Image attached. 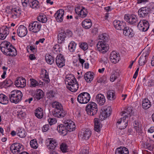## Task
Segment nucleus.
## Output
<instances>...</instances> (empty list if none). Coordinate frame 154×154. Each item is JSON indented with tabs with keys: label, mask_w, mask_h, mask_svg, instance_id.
Listing matches in <instances>:
<instances>
[{
	"label": "nucleus",
	"mask_w": 154,
	"mask_h": 154,
	"mask_svg": "<svg viewBox=\"0 0 154 154\" xmlns=\"http://www.w3.org/2000/svg\"><path fill=\"white\" fill-rule=\"evenodd\" d=\"M1 51L4 54L8 56H15L17 54L15 48L9 42L5 41L1 43Z\"/></svg>",
	"instance_id": "nucleus-1"
},
{
	"label": "nucleus",
	"mask_w": 154,
	"mask_h": 154,
	"mask_svg": "<svg viewBox=\"0 0 154 154\" xmlns=\"http://www.w3.org/2000/svg\"><path fill=\"white\" fill-rule=\"evenodd\" d=\"M51 105L52 107L54 108L52 112V115L54 116L61 118L65 116L66 113L63 110L61 103L55 101L52 103Z\"/></svg>",
	"instance_id": "nucleus-2"
},
{
	"label": "nucleus",
	"mask_w": 154,
	"mask_h": 154,
	"mask_svg": "<svg viewBox=\"0 0 154 154\" xmlns=\"http://www.w3.org/2000/svg\"><path fill=\"white\" fill-rule=\"evenodd\" d=\"M23 94L22 92L19 90H14L12 91L9 95V97L11 103H17L22 100Z\"/></svg>",
	"instance_id": "nucleus-3"
},
{
	"label": "nucleus",
	"mask_w": 154,
	"mask_h": 154,
	"mask_svg": "<svg viewBox=\"0 0 154 154\" xmlns=\"http://www.w3.org/2000/svg\"><path fill=\"white\" fill-rule=\"evenodd\" d=\"M85 110L88 115L92 116L95 115L98 111L97 105L95 102H90L86 105Z\"/></svg>",
	"instance_id": "nucleus-4"
},
{
	"label": "nucleus",
	"mask_w": 154,
	"mask_h": 154,
	"mask_svg": "<svg viewBox=\"0 0 154 154\" xmlns=\"http://www.w3.org/2000/svg\"><path fill=\"white\" fill-rule=\"evenodd\" d=\"M41 26L42 25L40 22L37 21H32L29 24L28 29L30 31L37 33L40 30Z\"/></svg>",
	"instance_id": "nucleus-5"
},
{
	"label": "nucleus",
	"mask_w": 154,
	"mask_h": 154,
	"mask_svg": "<svg viewBox=\"0 0 154 154\" xmlns=\"http://www.w3.org/2000/svg\"><path fill=\"white\" fill-rule=\"evenodd\" d=\"M91 99L90 94L86 92H83L79 94L77 98V101L81 104H86L89 102Z\"/></svg>",
	"instance_id": "nucleus-6"
},
{
	"label": "nucleus",
	"mask_w": 154,
	"mask_h": 154,
	"mask_svg": "<svg viewBox=\"0 0 154 154\" xmlns=\"http://www.w3.org/2000/svg\"><path fill=\"white\" fill-rule=\"evenodd\" d=\"M124 19L130 25L133 26L137 25L138 23V18L134 15L125 14L124 16Z\"/></svg>",
	"instance_id": "nucleus-7"
},
{
	"label": "nucleus",
	"mask_w": 154,
	"mask_h": 154,
	"mask_svg": "<svg viewBox=\"0 0 154 154\" xmlns=\"http://www.w3.org/2000/svg\"><path fill=\"white\" fill-rule=\"evenodd\" d=\"M128 118L127 116L120 118L116 122L117 127L121 130L124 129L128 126Z\"/></svg>",
	"instance_id": "nucleus-8"
},
{
	"label": "nucleus",
	"mask_w": 154,
	"mask_h": 154,
	"mask_svg": "<svg viewBox=\"0 0 154 154\" xmlns=\"http://www.w3.org/2000/svg\"><path fill=\"white\" fill-rule=\"evenodd\" d=\"M112 109L110 106H105L101 109L99 116L102 119H105L107 117L109 116L111 114Z\"/></svg>",
	"instance_id": "nucleus-9"
},
{
	"label": "nucleus",
	"mask_w": 154,
	"mask_h": 154,
	"mask_svg": "<svg viewBox=\"0 0 154 154\" xmlns=\"http://www.w3.org/2000/svg\"><path fill=\"white\" fill-rule=\"evenodd\" d=\"M23 149V146L18 143L12 144L10 147V150L14 154H18Z\"/></svg>",
	"instance_id": "nucleus-10"
},
{
	"label": "nucleus",
	"mask_w": 154,
	"mask_h": 154,
	"mask_svg": "<svg viewBox=\"0 0 154 154\" xmlns=\"http://www.w3.org/2000/svg\"><path fill=\"white\" fill-rule=\"evenodd\" d=\"M97 47L98 50L102 53H106L109 49L108 45L106 43L102 42V41L98 42L97 44Z\"/></svg>",
	"instance_id": "nucleus-11"
},
{
	"label": "nucleus",
	"mask_w": 154,
	"mask_h": 154,
	"mask_svg": "<svg viewBox=\"0 0 154 154\" xmlns=\"http://www.w3.org/2000/svg\"><path fill=\"white\" fill-rule=\"evenodd\" d=\"M137 27L139 29L143 32H146L148 29L149 25L148 22L146 20H142L138 23Z\"/></svg>",
	"instance_id": "nucleus-12"
},
{
	"label": "nucleus",
	"mask_w": 154,
	"mask_h": 154,
	"mask_svg": "<svg viewBox=\"0 0 154 154\" xmlns=\"http://www.w3.org/2000/svg\"><path fill=\"white\" fill-rule=\"evenodd\" d=\"M151 10V8L147 6L141 8L138 11V16L140 17H145L149 14Z\"/></svg>",
	"instance_id": "nucleus-13"
},
{
	"label": "nucleus",
	"mask_w": 154,
	"mask_h": 154,
	"mask_svg": "<svg viewBox=\"0 0 154 154\" xmlns=\"http://www.w3.org/2000/svg\"><path fill=\"white\" fill-rule=\"evenodd\" d=\"M75 13L81 17H86L88 14L87 9L83 6L77 7L75 9Z\"/></svg>",
	"instance_id": "nucleus-14"
},
{
	"label": "nucleus",
	"mask_w": 154,
	"mask_h": 154,
	"mask_svg": "<svg viewBox=\"0 0 154 154\" xmlns=\"http://www.w3.org/2000/svg\"><path fill=\"white\" fill-rule=\"evenodd\" d=\"M11 17L14 19L19 17L21 12V9L19 7H13L11 9Z\"/></svg>",
	"instance_id": "nucleus-15"
},
{
	"label": "nucleus",
	"mask_w": 154,
	"mask_h": 154,
	"mask_svg": "<svg viewBox=\"0 0 154 154\" xmlns=\"http://www.w3.org/2000/svg\"><path fill=\"white\" fill-rule=\"evenodd\" d=\"M113 24L115 28L119 30H122L126 25L125 22L118 20H114Z\"/></svg>",
	"instance_id": "nucleus-16"
},
{
	"label": "nucleus",
	"mask_w": 154,
	"mask_h": 154,
	"mask_svg": "<svg viewBox=\"0 0 154 154\" xmlns=\"http://www.w3.org/2000/svg\"><path fill=\"white\" fill-rule=\"evenodd\" d=\"M15 85L17 88H23L26 85V80L23 77H18L16 79L15 81Z\"/></svg>",
	"instance_id": "nucleus-17"
},
{
	"label": "nucleus",
	"mask_w": 154,
	"mask_h": 154,
	"mask_svg": "<svg viewBox=\"0 0 154 154\" xmlns=\"http://www.w3.org/2000/svg\"><path fill=\"white\" fill-rule=\"evenodd\" d=\"M55 61L57 65L59 68H61L65 65V60L61 54L57 56Z\"/></svg>",
	"instance_id": "nucleus-18"
},
{
	"label": "nucleus",
	"mask_w": 154,
	"mask_h": 154,
	"mask_svg": "<svg viewBox=\"0 0 154 154\" xmlns=\"http://www.w3.org/2000/svg\"><path fill=\"white\" fill-rule=\"evenodd\" d=\"M9 26L4 25L1 27V40L5 39L9 33Z\"/></svg>",
	"instance_id": "nucleus-19"
},
{
	"label": "nucleus",
	"mask_w": 154,
	"mask_h": 154,
	"mask_svg": "<svg viewBox=\"0 0 154 154\" xmlns=\"http://www.w3.org/2000/svg\"><path fill=\"white\" fill-rule=\"evenodd\" d=\"M91 132L88 128H85L82 130L80 136L83 140H88L91 137Z\"/></svg>",
	"instance_id": "nucleus-20"
},
{
	"label": "nucleus",
	"mask_w": 154,
	"mask_h": 154,
	"mask_svg": "<svg viewBox=\"0 0 154 154\" xmlns=\"http://www.w3.org/2000/svg\"><path fill=\"white\" fill-rule=\"evenodd\" d=\"M17 33L19 37H23L26 36L27 33V29L24 25H20L17 29Z\"/></svg>",
	"instance_id": "nucleus-21"
},
{
	"label": "nucleus",
	"mask_w": 154,
	"mask_h": 154,
	"mask_svg": "<svg viewBox=\"0 0 154 154\" xmlns=\"http://www.w3.org/2000/svg\"><path fill=\"white\" fill-rule=\"evenodd\" d=\"M64 13V10L63 9H60L55 14L54 17L57 22H61L63 21Z\"/></svg>",
	"instance_id": "nucleus-22"
},
{
	"label": "nucleus",
	"mask_w": 154,
	"mask_h": 154,
	"mask_svg": "<svg viewBox=\"0 0 154 154\" xmlns=\"http://www.w3.org/2000/svg\"><path fill=\"white\" fill-rule=\"evenodd\" d=\"M133 108L132 106H129L126 107L124 110L122 112L121 115L123 116L124 117L127 116L128 118L129 117L131 116L133 114Z\"/></svg>",
	"instance_id": "nucleus-23"
},
{
	"label": "nucleus",
	"mask_w": 154,
	"mask_h": 154,
	"mask_svg": "<svg viewBox=\"0 0 154 154\" xmlns=\"http://www.w3.org/2000/svg\"><path fill=\"white\" fill-rule=\"evenodd\" d=\"M110 61L112 63H116L120 59L119 54L116 51H112L110 53Z\"/></svg>",
	"instance_id": "nucleus-24"
},
{
	"label": "nucleus",
	"mask_w": 154,
	"mask_h": 154,
	"mask_svg": "<svg viewBox=\"0 0 154 154\" xmlns=\"http://www.w3.org/2000/svg\"><path fill=\"white\" fill-rule=\"evenodd\" d=\"M122 30L124 35L129 38H132L134 35L133 30L129 27L127 26V25Z\"/></svg>",
	"instance_id": "nucleus-25"
},
{
	"label": "nucleus",
	"mask_w": 154,
	"mask_h": 154,
	"mask_svg": "<svg viewBox=\"0 0 154 154\" xmlns=\"http://www.w3.org/2000/svg\"><path fill=\"white\" fill-rule=\"evenodd\" d=\"M66 123L64 124H61L58 126L57 130L58 132L63 136L66 135L67 134V130Z\"/></svg>",
	"instance_id": "nucleus-26"
},
{
	"label": "nucleus",
	"mask_w": 154,
	"mask_h": 154,
	"mask_svg": "<svg viewBox=\"0 0 154 154\" xmlns=\"http://www.w3.org/2000/svg\"><path fill=\"white\" fill-rule=\"evenodd\" d=\"M76 79L74 77V75L71 74L67 75L65 77V82L67 85H70V84L74 83L77 81Z\"/></svg>",
	"instance_id": "nucleus-27"
},
{
	"label": "nucleus",
	"mask_w": 154,
	"mask_h": 154,
	"mask_svg": "<svg viewBox=\"0 0 154 154\" xmlns=\"http://www.w3.org/2000/svg\"><path fill=\"white\" fill-rule=\"evenodd\" d=\"M106 94L107 98L109 100H113L116 98V92L114 90H109L107 91Z\"/></svg>",
	"instance_id": "nucleus-28"
},
{
	"label": "nucleus",
	"mask_w": 154,
	"mask_h": 154,
	"mask_svg": "<svg viewBox=\"0 0 154 154\" xmlns=\"http://www.w3.org/2000/svg\"><path fill=\"white\" fill-rule=\"evenodd\" d=\"M97 103L100 106L103 105L106 102L105 96L102 94H98L96 97Z\"/></svg>",
	"instance_id": "nucleus-29"
},
{
	"label": "nucleus",
	"mask_w": 154,
	"mask_h": 154,
	"mask_svg": "<svg viewBox=\"0 0 154 154\" xmlns=\"http://www.w3.org/2000/svg\"><path fill=\"white\" fill-rule=\"evenodd\" d=\"M115 154H129V151L126 147L120 146L116 149Z\"/></svg>",
	"instance_id": "nucleus-30"
},
{
	"label": "nucleus",
	"mask_w": 154,
	"mask_h": 154,
	"mask_svg": "<svg viewBox=\"0 0 154 154\" xmlns=\"http://www.w3.org/2000/svg\"><path fill=\"white\" fill-rule=\"evenodd\" d=\"M58 42L59 44L63 43L65 42L66 36L64 31H62L59 32L57 35Z\"/></svg>",
	"instance_id": "nucleus-31"
},
{
	"label": "nucleus",
	"mask_w": 154,
	"mask_h": 154,
	"mask_svg": "<svg viewBox=\"0 0 154 154\" xmlns=\"http://www.w3.org/2000/svg\"><path fill=\"white\" fill-rule=\"evenodd\" d=\"M74 83H72L70 85H67V88L72 92H75L78 89L79 87V84L77 81Z\"/></svg>",
	"instance_id": "nucleus-32"
},
{
	"label": "nucleus",
	"mask_w": 154,
	"mask_h": 154,
	"mask_svg": "<svg viewBox=\"0 0 154 154\" xmlns=\"http://www.w3.org/2000/svg\"><path fill=\"white\" fill-rule=\"evenodd\" d=\"M94 74L92 72H88L84 75V78L87 82H91L93 80Z\"/></svg>",
	"instance_id": "nucleus-33"
},
{
	"label": "nucleus",
	"mask_w": 154,
	"mask_h": 154,
	"mask_svg": "<svg viewBox=\"0 0 154 154\" xmlns=\"http://www.w3.org/2000/svg\"><path fill=\"white\" fill-rule=\"evenodd\" d=\"M66 124V126L67 131L71 132L74 130L75 128V125L74 123L71 121L67 120Z\"/></svg>",
	"instance_id": "nucleus-34"
},
{
	"label": "nucleus",
	"mask_w": 154,
	"mask_h": 154,
	"mask_svg": "<svg viewBox=\"0 0 154 154\" xmlns=\"http://www.w3.org/2000/svg\"><path fill=\"white\" fill-rule=\"evenodd\" d=\"M48 142L49 143H48V146L49 149L50 150L54 149L58 145V143L57 141L53 139H49L48 143Z\"/></svg>",
	"instance_id": "nucleus-35"
},
{
	"label": "nucleus",
	"mask_w": 154,
	"mask_h": 154,
	"mask_svg": "<svg viewBox=\"0 0 154 154\" xmlns=\"http://www.w3.org/2000/svg\"><path fill=\"white\" fill-rule=\"evenodd\" d=\"M92 25L91 20L89 19H85L83 20L82 23V26L85 29H89L91 27Z\"/></svg>",
	"instance_id": "nucleus-36"
},
{
	"label": "nucleus",
	"mask_w": 154,
	"mask_h": 154,
	"mask_svg": "<svg viewBox=\"0 0 154 154\" xmlns=\"http://www.w3.org/2000/svg\"><path fill=\"white\" fill-rule=\"evenodd\" d=\"M94 130L98 132L100 131L102 127V125L100 124L99 120L97 118H95L94 120Z\"/></svg>",
	"instance_id": "nucleus-37"
},
{
	"label": "nucleus",
	"mask_w": 154,
	"mask_h": 154,
	"mask_svg": "<svg viewBox=\"0 0 154 154\" xmlns=\"http://www.w3.org/2000/svg\"><path fill=\"white\" fill-rule=\"evenodd\" d=\"M148 57L147 55H145L144 53H143L140 57L138 63L140 66L144 65L147 62Z\"/></svg>",
	"instance_id": "nucleus-38"
},
{
	"label": "nucleus",
	"mask_w": 154,
	"mask_h": 154,
	"mask_svg": "<svg viewBox=\"0 0 154 154\" xmlns=\"http://www.w3.org/2000/svg\"><path fill=\"white\" fill-rule=\"evenodd\" d=\"M142 106L143 109H147L151 107V103L147 98H145L143 100Z\"/></svg>",
	"instance_id": "nucleus-39"
},
{
	"label": "nucleus",
	"mask_w": 154,
	"mask_h": 154,
	"mask_svg": "<svg viewBox=\"0 0 154 154\" xmlns=\"http://www.w3.org/2000/svg\"><path fill=\"white\" fill-rule=\"evenodd\" d=\"M34 113L36 117L38 119H41L43 116V109L41 108L38 107L35 110Z\"/></svg>",
	"instance_id": "nucleus-40"
},
{
	"label": "nucleus",
	"mask_w": 154,
	"mask_h": 154,
	"mask_svg": "<svg viewBox=\"0 0 154 154\" xmlns=\"http://www.w3.org/2000/svg\"><path fill=\"white\" fill-rule=\"evenodd\" d=\"M143 82L144 86H147L148 87H151L154 86V80L152 79L146 80L145 77L143 79Z\"/></svg>",
	"instance_id": "nucleus-41"
},
{
	"label": "nucleus",
	"mask_w": 154,
	"mask_h": 154,
	"mask_svg": "<svg viewBox=\"0 0 154 154\" xmlns=\"http://www.w3.org/2000/svg\"><path fill=\"white\" fill-rule=\"evenodd\" d=\"M77 43L74 41H72L69 44L68 47L70 52L72 53L74 52L77 46Z\"/></svg>",
	"instance_id": "nucleus-42"
},
{
	"label": "nucleus",
	"mask_w": 154,
	"mask_h": 154,
	"mask_svg": "<svg viewBox=\"0 0 154 154\" xmlns=\"http://www.w3.org/2000/svg\"><path fill=\"white\" fill-rule=\"evenodd\" d=\"M30 7L35 9H37L39 8V3L37 0H33L29 3Z\"/></svg>",
	"instance_id": "nucleus-43"
},
{
	"label": "nucleus",
	"mask_w": 154,
	"mask_h": 154,
	"mask_svg": "<svg viewBox=\"0 0 154 154\" xmlns=\"http://www.w3.org/2000/svg\"><path fill=\"white\" fill-rule=\"evenodd\" d=\"M45 59L46 62L48 64L51 65L54 61V57L51 55L49 54L46 56Z\"/></svg>",
	"instance_id": "nucleus-44"
},
{
	"label": "nucleus",
	"mask_w": 154,
	"mask_h": 154,
	"mask_svg": "<svg viewBox=\"0 0 154 154\" xmlns=\"http://www.w3.org/2000/svg\"><path fill=\"white\" fill-rule=\"evenodd\" d=\"M17 134L20 137L24 138L26 135V133L23 129L19 128L17 130Z\"/></svg>",
	"instance_id": "nucleus-45"
},
{
	"label": "nucleus",
	"mask_w": 154,
	"mask_h": 154,
	"mask_svg": "<svg viewBox=\"0 0 154 154\" xmlns=\"http://www.w3.org/2000/svg\"><path fill=\"white\" fill-rule=\"evenodd\" d=\"M43 94L44 92L42 90L38 89L36 91L35 98L37 100H39L43 97Z\"/></svg>",
	"instance_id": "nucleus-46"
},
{
	"label": "nucleus",
	"mask_w": 154,
	"mask_h": 154,
	"mask_svg": "<svg viewBox=\"0 0 154 154\" xmlns=\"http://www.w3.org/2000/svg\"><path fill=\"white\" fill-rule=\"evenodd\" d=\"M99 39L102 42L106 43L109 40L108 35L105 33L101 34L99 35Z\"/></svg>",
	"instance_id": "nucleus-47"
},
{
	"label": "nucleus",
	"mask_w": 154,
	"mask_h": 154,
	"mask_svg": "<svg viewBox=\"0 0 154 154\" xmlns=\"http://www.w3.org/2000/svg\"><path fill=\"white\" fill-rule=\"evenodd\" d=\"M1 98H2L1 103L3 104H6L8 102V97L5 95L1 94Z\"/></svg>",
	"instance_id": "nucleus-48"
},
{
	"label": "nucleus",
	"mask_w": 154,
	"mask_h": 154,
	"mask_svg": "<svg viewBox=\"0 0 154 154\" xmlns=\"http://www.w3.org/2000/svg\"><path fill=\"white\" fill-rule=\"evenodd\" d=\"M107 77L106 75H104L97 81L99 83L105 84L107 82Z\"/></svg>",
	"instance_id": "nucleus-49"
},
{
	"label": "nucleus",
	"mask_w": 154,
	"mask_h": 154,
	"mask_svg": "<svg viewBox=\"0 0 154 154\" xmlns=\"http://www.w3.org/2000/svg\"><path fill=\"white\" fill-rule=\"evenodd\" d=\"M37 20L39 22L42 23H45L47 20L46 16L45 15L42 14L40 15L37 18Z\"/></svg>",
	"instance_id": "nucleus-50"
},
{
	"label": "nucleus",
	"mask_w": 154,
	"mask_h": 154,
	"mask_svg": "<svg viewBox=\"0 0 154 154\" xmlns=\"http://www.w3.org/2000/svg\"><path fill=\"white\" fill-rule=\"evenodd\" d=\"M118 73L115 71H113L111 74L110 80L112 82H114L118 77Z\"/></svg>",
	"instance_id": "nucleus-51"
},
{
	"label": "nucleus",
	"mask_w": 154,
	"mask_h": 154,
	"mask_svg": "<svg viewBox=\"0 0 154 154\" xmlns=\"http://www.w3.org/2000/svg\"><path fill=\"white\" fill-rule=\"evenodd\" d=\"M60 148L63 153H66L68 152V146L65 143H61L60 145Z\"/></svg>",
	"instance_id": "nucleus-52"
},
{
	"label": "nucleus",
	"mask_w": 154,
	"mask_h": 154,
	"mask_svg": "<svg viewBox=\"0 0 154 154\" xmlns=\"http://www.w3.org/2000/svg\"><path fill=\"white\" fill-rule=\"evenodd\" d=\"M12 81L10 79H6L5 81H4L2 83L1 82V85H4L7 87H8L11 86L13 84Z\"/></svg>",
	"instance_id": "nucleus-53"
},
{
	"label": "nucleus",
	"mask_w": 154,
	"mask_h": 154,
	"mask_svg": "<svg viewBox=\"0 0 154 154\" xmlns=\"http://www.w3.org/2000/svg\"><path fill=\"white\" fill-rule=\"evenodd\" d=\"M79 47L83 50L86 51L88 49V45L87 43L82 42L79 44Z\"/></svg>",
	"instance_id": "nucleus-54"
},
{
	"label": "nucleus",
	"mask_w": 154,
	"mask_h": 154,
	"mask_svg": "<svg viewBox=\"0 0 154 154\" xmlns=\"http://www.w3.org/2000/svg\"><path fill=\"white\" fill-rule=\"evenodd\" d=\"M30 144L31 147L36 149L38 147V145L35 139L32 140L30 143Z\"/></svg>",
	"instance_id": "nucleus-55"
},
{
	"label": "nucleus",
	"mask_w": 154,
	"mask_h": 154,
	"mask_svg": "<svg viewBox=\"0 0 154 154\" xmlns=\"http://www.w3.org/2000/svg\"><path fill=\"white\" fill-rule=\"evenodd\" d=\"M56 94L55 91L51 90L47 93V97L49 99H52L54 97Z\"/></svg>",
	"instance_id": "nucleus-56"
},
{
	"label": "nucleus",
	"mask_w": 154,
	"mask_h": 154,
	"mask_svg": "<svg viewBox=\"0 0 154 154\" xmlns=\"http://www.w3.org/2000/svg\"><path fill=\"white\" fill-rule=\"evenodd\" d=\"M26 49L28 52H29V51H28L29 49L31 52L33 53H35L37 51V49L35 46L32 45L27 46L26 47Z\"/></svg>",
	"instance_id": "nucleus-57"
},
{
	"label": "nucleus",
	"mask_w": 154,
	"mask_h": 154,
	"mask_svg": "<svg viewBox=\"0 0 154 154\" xmlns=\"http://www.w3.org/2000/svg\"><path fill=\"white\" fill-rule=\"evenodd\" d=\"M30 80L31 82L30 87H35L38 86V82L35 80L33 79H30Z\"/></svg>",
	"instance_id": "nucleus-58"
},
{
	"label": "nucleus",
	"mask_w": 154,
	"mask_h": 154,
	"mask_svg": "<svg viewBox=\"0 0 154 154\" xmlns=\"http://www.w3.org/2000/svg\"><path fill=\"white\" fill-rule=\"evenodd\" d=\"M17 112V117L19 118H23L25 116V112L22 110H18Z\"/></svg>",
	"instance_id": "nucleus-59"
},
{
	"label": "nucleus",
	"mask_w": 154,
	"mask_h": 154,
	"mask_svg": "<svg viewBox=\"0 0 154 154\" xmlns=\"http://www.w3.org/2000/svg\"><path fill=\"white\" fill-rule=\"evenodd\" d=\"M53 48L54 51L56 52H60L62 50L60 46L58 44L55 45L54 46Z\"/></svg>",
	"instance_id": "nucleus-60"
},
{
	"label": "nucleus",
	"mask_w": 154,
	"mask_h": 154,
	"mask_svg": "<svg viewBox=\"0 0 154 154\" xmlns=\"http://www.w3.org/2000/svg\"><path fill=\"white\" fill-rule=\"evenodd\" d=\"M2 69L3 70V73L1 75V77L2 78L4 79L5 78V75H6V72L8 69V68L7 67H6L5 66H3L2 67Z\"/></svg>",
	"instance_id": "nucleus-61"
},
{
	"label": "nucleus",
	"mask_w": 154,
	"mask_h": 154,
	"mask_svg": "<svg viewBox=\"0 0 154 154\" xmlns=\"http://www.w3.org/2000/svg\"><path fill=\"white\" fill-rule=\"evenodd\" d=\"M137 133L139 134H141L142 132V130L141 129V125L138 127L135 126V128H134Z\"/></svg>",
	"instance_id": "nucleus-62"
},
{
	"label": "nucleus",
	"mask_w": 154,
	"mask_h": 154,
	"mask_svg": "<svg viewBox=\"0 0 154 154\" xmlns=\"http://www.w3.org/2000/svg\"><path fill=\"white\" fill-rule=\"evenodd\" d=\"M48 121L51 125L55 124L57 122L56 119L53 118H49Z\"/></svg>",
	"instance_id": "nucleus-63"
},
{
	"label": "nucleus",
	"mask_w": 154,
	"mask_h": 154,
	"mask_svg": "<svg viewBox=\"0 0 154 154\" xmlns=\"http://www.w3.org/2000/svg\"><path fill=\"white\" fill-rule=\"evenodd\" d=\"M45 71L44 79H45V80L46 82H49L50 79L49 77L48 73L46 70L45 69Z\"/></svg>",
	"instance_id": "nucleus-64"
}]
</instances>
